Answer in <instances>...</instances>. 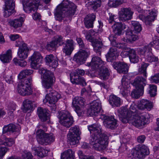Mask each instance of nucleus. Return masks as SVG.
<instances>
[{"instance_id":"obj_42","label":"nucleus","mask_w":159,"mask_h":159,"mask_svg":"<svg viewBox=\"0 0 159 159\" xmlns=\"http://www.w3.org/2000/svg\"><path fill=\"white\" fill-rule=\"evenodd\" d=\"M148 65L149 64L147 63L143 62L141 66L139 69V72L143 75L144 77H142L145 78H145L147 77L146 69Z\"/></svg>"},{"instance_id":"obj_62","label":"nucleus","mask_w":159,"mask_h":159,"mask_svg":"<svg viewBox=\"0 0 159 159\" xmlns=\"http://www.w3.org/2000/svg\"><path fill=\"white\" fill-rule=\"evenodd\" d=\"M151 81L153 82L156 83H159V77L158 76V74L151 76Z\"/></svg>"},{"instance_id":"obj_45","label":"nucleus","mask_w":159,"mask_h":159,"mask_svg":"<svg viewBox=\"0 0 159 159\" xmlns=\"http://www.w3.org/2000/svg\"><path fill=\"white\" fill-rule=\"evenodd\" d=\"M5 3L4 9H10L14 10L15 7V3L14 1L12 0H5Z\"/></svg>"},{"instance_id":"obj_6","label":"nucleus","mask_w":159,"mask_h":159,"mask_svg":"<svg viewBox=\"0 0 159 159\" xmlns=\"http://www.w3.org/2000/svg\"><path fill=\"white\" fill-rule=\"evenodd\" d=\"M146 80L142 76L137 77L134 80L133 83L136 89H134L131 93L132 97L138 98L143 93L144 88L146 85Z\"/></svg>"},{"instance_id":"obj_35","label":"nucleus","mask_w":159,"mask_h":159,"mask_svg":"<svg viewBox=\"0 0 159 159\" xmlns=\"http://www.w3.org/2000/svg\"><path fill=\"white\" fill-rule=\"evenodd\" d=\"M61 159H75V152L70 149L65 151L61 154Z\"/></svg>"},{"instance_id":"obj_31","label":"nucleus","mask_w":159,"mask_h":159,"mask_svg":"<svg viewBox=\"0 0 159 159\" xmlns=\"http://www.w3.org/2000/svg\"><path fill=\"white\" fill-rule=\"evenodd\" d=\"M108 101L110 104L113 107H118L121 105L120 98L114 95L110 96Z\"/></svg>"},{"instance_id":"obj_38","label":"nucleus","mask_w":159,"mask_h":159,"mask_svg":"<svg viewBox=\"0 0 159 159\" xmlns=\"http://www.w3.org/2000/svg\"><path fill=\"white\" fill-rule=\"evenodd\" d=\"M109 75V72L108 68L104 67L101 70L99 73V76L100 79L105 80L108 78Z\"/></svg>"},{"instance_id":"obj_17","label":"nucleus","mask_w":159,"mask_h":159,"mask_svg":"<svg viewBox=\"0 0 159 159\" xmlns=\"http://www.w3.org/2000/svg\"><path fill=\"white\" fill-rule=\"evenodd\" d=\"M133 13L129 7L121 8L118 12L119 19L122 21L129 20L132 18Z\"/></svg>"},{"instance_id":"obj_19","label":"nucleus","mask_w":159,"mask_h":159,"mask_svg":"<svg viewBox=\"0 0 159 159\" xmlns=\"http://www.w3.org/2000/svg\"><path fill=\"white\" fill-rule=\"evenodd\" d=\"M31 65L32 68L37 69L39 67L40 64L42 62L43 57L40 53L38 52H35L30 58Z\"/></svg>"},{"instance_id":"obj_16","label":"nucleus","mask_w":159,"mask_h":159,"mask_svg":"<svg viewBox=\"0 0 159 159\" xmlns=\"http://www.w3.org/2000/svg\"><path fill=\"white\" fill-rule=\"evenodd\" d=\"M102 110L100 101L98 100L93 101L87 111V114L91 116H97Z\"/></svg>"},{"instance_id":"obj_40","label":"nucleus","mask_w":159,"mask_h":159,"mask_svg":"<svg viewBox=\"0 0 159 159\" xmlns=\"http://www.w3.org/2000/svg\"><path fill=\"white\" fill-rule=\"evenodd\" d=\"M17 130L15 125L12 124H10L4 126L3 128V133L5 134L8 132H13L17 131Z\"/></svg>"},{"instance_id":"obj_60","label":"nucleus","mask_w":159,"mask_h":159,"mask_svg":"<svg viewBox=\"0 0 159 159\" xmlns=\"http://www.w3.org/2000/svg\"><path fill=\"white\" fill-rule=\"evenodd\" d=\"M75 111L79 116H81L84 113V111L83 109H81L78 106H75Z\"/></svg>"},{"instance_id":"obj_50","label":"nucleus","mask_w":159,"mask_h":159,"mask_svg":"<svg viewBox=\"0 0 159 159\" xmlns=\"http://www.w3.org/2000/svg\"><path fill=\"white\" fill-rule=\"evenodd\" d=\"M14 143L13 139L11 138H6L4 142V145L8 147L11 146Z\"/></svg>"},{"instance_id":"obj_29","label":"nucleus","mask_w":159,"mask_h":159,"mask_svg":"<svg viewBox=\"0 0 159 159\" xmlns=\"http://www.w3.org/2000/svg\"><path fill=\"white\" fill-rule=\"evenodd\" d=\"M37 113L42 121H45L49 119V114L46 109H43L41 107H38Z\"/></svg>"},{"instance_id":"obj_52","label":"nucleus","mask_w":159,"mask_h":159,"mask_svg":"<svg viewBox=\"0 0 159 159\" xmlns=\"http://www.w3.org/2000/svg\"><path fill=\"white\" fill-rule=\"evenodd\" d=\"M76 40L80 48H81V49H88L87 47L85 45L82 39L81 38H77Z\"/></svg>"},{"instance_id":"obj_49","label":"nucleus","mask_w":159,"mask_h":159,"mask_svg":"<svg viewBox=\"0 0 159 159\" xmlns=\"http://www.w3.org/2000/svg\"><path fill=\"white\" fill-rule=\"evenodd\" d=\"M13 62L16 65H18L22 67H25L26 66L27 63L23 60H19L16 58H14L13 60Z\"/></svg>"},{"instance_id":"obj_46","label":"nucleus","mask_w":159,"mask_h":159,"mask_svg":"<svg viewBox=\"0 0 159 159\" xmlns=\"http://www.w3.org/2000/svg\"><path fill=\"white\" fill-rule=\"evenodd\" d=\"M85 101V99L82 97H76L73 99L72 103L73 104L76 105V106H78V105L83 106L84 105Z\"/></svg>"},{"instance_id":"obj_4","label":"nucleus","mask_w":159,"mask_h":159,"mask_svg":"<svg viewBox=\"0 0 159 159\" xmlns=\"http://www.w3.org/2000/svg\"><path fill=\"white\" fill-rule=\"evenodd\" d=\"M76 6L72 2L64 0L57 6L55 13V18L58 20H61L65 16L73 15L76 11Z\"/></svg>"},{"instance_id":"obj_25","label":"nucleus","mask_w":159,"mask_h":159,"mask_svg":"<svg viewBox=\"0 0 159 159\" xmlns=\"http://www.w3.org/2000/svg\"><path fill=\"white\" fill-rule=\"evenodd\" d=\"M25 16L23 15L14 20H10L8 21V24L15 29L18 28L22 26L25 20Z\"/></svg>"},{"instance_id":"obj_12","label":"nucleus","mask_w":159,"mask_h":159,"mask_svg":"<svg viewBox=\"0 0 159 159\" xmlns=\"http://www.w3.org/2000/svg\"><path fill=\"white\" fill-rule=\"evenodd\" d=\"M151 44L146 46L139 50L140 54L145 56L146 61L149 62H156L158 61V59L157 57L154 56L151 52L152 48Z\"/></svg>"},{"instance_id":"obj_32","label":"nucleus","mask_w":159,"mask_h":159,"mask_svg":"<svg viewBox=\"0 0 159 159\" xmlns=\"http://www.w3.org/2000/svg\"><path fill=\"white\" fill-rule=\"evenodd\" d=\"M101 0H92V1H89L86 4V5L89 8L95 11L100 7Z\"/></svg>"},{"instance_id":"obj_44","label":"nucleus","mask_w":159,"mask_h":159,"mask_svg":"<svg viewBox=\"0 0 159 159\" xmlns=\"http://www.w3.org/2000/svg\"><path fill=\"white\" fill-rule=\"evenodd\" d=\"M33 72V70H32L26 69L22 70L18 76V78L21 79L25 78L26 76L32 74Z\"/></svg>"},{"instance_id":"obj_36","label":"nucleus","mask_w":159,"mask_h":159,"mask_svg":"<svg viewBox=\"0 0 159 159\" xmlns=\"http://www.w3.org/2000/svg\"><path fill=\"white\" fill-rule=\"evenodd\" d=\"M136 107V105L134 104H132L130 106L128 110V108H127L126 106L122 107V108L125 107L127 109L126 110V112L125 111L123 113V114H125V115L128 116H129V114L130 115H134V116H136V113H137ZM128 117H129V116H128Z\"/></svg>"},{"instance_id":"obj_58","label":"nucleus","mask_w":159,"mask_h":159,"mask_svg":"<svg viewBox=\"0 0 159 159\" xmlns=\"http://www.w3.org/2000/svg\"><path fill=\"white\" fill-rule=\"evenodd\" d=\"M83 33L85 35L86 39L89 41L92 42L93 40L91 39V34L90 31L84 30L83 31Z\"/></svg>"},{"instance_id":"obj_37","label":"nucleus","mask_w":159,"mask_h":159,"mask_svg":"<svg viewBox=\"0 0 159 159\" xmlns=\"http://www.w3.org/2000/svg\"><path fill=\"white\" fill-rule=\"evenodd\" d=\"M129 57L130 61L133 63H137L139 60V56L136 54L135 51L133 49L129 50Z\"/></svg>"},{"instance_id":"obj_43","label":"nucleus","mask_w":159,"mask_h":159,"mask_svg":"<svg viewBox=\"0 0 159 159\" xmlns=\"http://www.w3.org/2000/svg\"><path fill=\"white\" fill-rule=\"evenodd\" d=\"M36 154L41 157H43L47 155L48 151L42 147H39L34 150Z\"/></svg>"},{"instance_id":"obj_55","label":"nucleus","mask_w":159,"mask_h":159,"mask_svg":"<svg viewBox=\"0 0 159 159\" xmlns=\"http://www.w3.org/2000/svg\"><path fill=\"white\" fill-rule=\"evenodd\" d=\"M96 16L93 13L89 14L87 15L84 19L87 20L89 21H92L93 22L95 20Z\"/></svg>"},{"instance_id":"obj_18","label":"nucleus","mask_w":159,"mask_h":159,"mask_svg":"<svg viewBox=\"0 0 159 159\" xmlns=\"http://www.w3.org/2000/svg\"><path fill=\"white\" fill-rule=\"evenodd\" d=\"M157 12V11L153 9L149 13V15L146 17L140 14L139 15L138 17L143 21H144L146 25H150L152 22L154 20L156 17Z\"/></svg>"},{"instance_id":"obj_34","label":"nucleus","mask_w":159,"mask_h":159,"mask_svg":"<svg viewBox=\"0 0 159 159\" xmlns=\"http://www.w3.org/2000/svg\"><path fill=\"white\" fill-rule=\"evenodd\" d=\"M11 51L10 49L7 50L6 53L0 55V59L3 63L9 62L12 59Z\"/></svg>"},{"instance_id":"obj_51","label":"nucleus","mask_w":159,"mask_h":159,"mask_svg":"<svg viewBox=\"0 0 159 159\" xmlns=\"http://www.w3.org/2000/svg\"><path fill=\"white\" fill-rule=\"evenodd\" d=\"M38 127L39 129L36 132V137L37 136V133L38 131H40L41 132H42L43 134L45 133V132L47 131V127L44 124L39 125Z\"/></svg>"},{"instance_id":"obj_11","label":"nucleus","mask_w":159,"mask_h":159,"mask_svg":"<svg viewBox=\"0 0 159 159\" xmlns=\"http://www.w3.org/2000/svg\"><path fill=\"white\" fill-rule=\"evenodd\" d=\"M131 25L133 27L134 31L129 30L126 33L127 39L130 42L135 41L137 39V35L134 34L135 33L134 31H136V33H139L142 30L141 25L138 22L133 21L131 22Z\"/></svg>"},{"instance_id":"obj_2","label":"nucleus","mask_w":159,"mask_h":159,"mask_svg":"<svg viewBox=\"0 0 159 159\" xmlns=\"http://www.w3.org/2000/svg\"><path fill=\"white\" fill-rule=\"evenodd\" d=\"M88 129L92 133L89 142L93 148L96 150L102 151L105 149L107 145L108 137L102 133V127L98 124H93L88 126Z\"/></svg>"},{"instance_id":"obj_64","label":"nucleus","mask_w":159,"mask_h":159,"mask_svg":"<svg viewBox=\"0 0 159 159\" xmlns=\"http://www.w3.org/2000/svg\"><path fill=\"white\" fill-rule=\"evenodd\" d=\"M145 138L146 137L144 135H141L138 137L137 141L140 143H142L144 141Z\"/></svg>"},{"instance_id":"obj_3","label":"nucleus","mask_w":159,"mask_h":159,"mask_svg":"<svg viewBox=\"0 0 159 159\" xmlns=\"http://www.w3.org/2000/svg\"><path fill=\"white\" fill-rule=\"evenodd\" d=\"M126 108L125 107L120 108L118 111V115L121 121L126 123L128 122L131 123L133 125L138 128L141 129L144 125L149 123L147 116L148 114L146 112L143 113L140 115L134 116L129 114V117L128 115L123 114L126 112Z\"/></svg>"},{"instance_id":"obj_20","label":"nucleus","mask_w":159,"mask_h":159,"mask_svg":"<svg viewBox=\"0 0 159 159\" xmlns=\"http://www.w3.org/2000/svg\"><path fill=\"white\" fill-rule=\"evenodd\" d=\"M105 62L101 58L97 56L93 57L90 63H87L88 66H90L94 70L98 69L105 64Z\"/></svg>"},{"instance_id":"obj_57","label":"nucleus","mask_w":159,"mask_h":159,"mask_svg":"<svg viewBox=\"0 0 159 159\" xmlns=\"http://www.w3.org/2000/svg\"><path fill=\"white\" fill-rule=\"evenodd\" d=\"M78 154L80 159H93L92 157H91L88 158L81 151H78Z\"/></svg>"},{"instance_id":"obj_24","label":"nucleus","mask_w":159,"mask_h":159,"mask_svg":"<svg viewBox=\"0 0 159 159\" xmlns=\"http://www.w3.org/2000/svg\"><path fill=\"white\" fill-rule=\"evenodd\" d=\"M119 52L116 47L112 46L110 48L106 55L107 61L108 62H112L118 57Z\"/></svg>"},{"instance_id":"obj_26","label":"nucleus","mask_w":159,"mask_h":159,"mask_svg":"<svg viewBox=\"0 0 159 159\" xmlns=\"http://www.w3.org/2000/svg\"><path fill=\"white\" fill-rule=\"evenodd\" d=\"M153 103L150 101L145 99H142L138 102L137 107L140 110L145 109L150 111L152 108Z\"/></svg>"},{"instance_id":"obj_27","label":"nucleus","mask_w":159,"mask_h":159,"mask_svg":"<svg viewBox=\"0 0 159 159\" xmlns=\"http://www.w3.org/2000/svg\"><path fill=\"white\" fill-rule=\"evenodd\" d=\"M113 67L120 73H126L128 70L127 64L121 62H116L113 63Z\"/></svg>"},{"instance_id":"obj_39","label":"nucleus","mask_w":159,"mask_h":159,"mask_svg":"<svg viewBox=\"0 0 159 159\" xmlns=\"http://www.w3.org/2000/svg\"><path fill=\"white\" fill-rule=\"evenodd\" d=\"M23 111L24 112H26L28 110H31L33 108L32 102L30 100L26 99L23 103Z\"/></svg>"},{"instance_id":"obj_21","label":"nucleus","mask_w":159,"mask_h":159,"mask_svg":"<svg viewBox=\"0 0 159 159\" xmlns=\"http://www.w3.org/2000/svg\"><path fill=\"white\" fill-rule=\"evenodd\" d=\"M17 90L18 93L22 96L30 95L32 93L31 87L25 85L22 81H20L19 82Z\"/></svg>"},{"instance_id":"obj_13","label":"nucleus","mask_w":159,"mask_h":159,"mask_svg":"<svg viewBox=\"0 0 159 159\" xmlns=\"http://www.w3.org/2000/svg\"><path fill=\"white\" fill-rule=\"evenodd\" d=\"M22 2L24 10L29 13L37 10L40 5L39 0H23Z\"/></svg>"},{"instance_id":"obj_10","label":"nucleus","mask_w":159,"mask_h":159,"mask_svg":"<svg viewBox=\"0 0 159 159\" xmlns=\"http://www.w3.org/2000/svg\"><path fill=\"white\" fill-rule=\"evenodd\" d=\"M37 136L36 137L37 141L41 145L50 144L55 140V137L52 133H43L38 131Z\"/></svg>"},{"instance_id":"obj_56","label":"nucleus","mask_w":159,"mask_h":159,"mask_svg":"<svg viewBox=\"0 0 159 159\" xmlns=\"http://www.w3.org/2000/svg\"><path fill=\"white\" fill-rule=\"evenodd\" d=\"M14 12V10L10 9H4V16L6 17H7L11 15Z\"/></svg>"},{"instance_id":"obj_15","label":"nucleus","mask_w":159,"mask_h":159,"mask_svg":"<svg viewBox=\"0 0 159 159\" xmlns=\"http://www.w3.org/2000/svg\"><path fill=\"white\" fill-rule=\"evenodd\" d=\"M89 54L88 49H80L79 52L74 56V60L78 64H83L85 62Z\"/></svg>"},{"instance_id":"obj_23","label":"nucleus","mask_w":159,"mask_h":159,"mask_svg":"<svg viewBox=\"0 0 159 159\" xmlns=\"http://www.w3.org/2000/svg\"><path fill=\"white\" fill-rule=\"evenodd\" d=\"M70 79L73 84H80L82 86H85L87 84L84 78L78 75L76 73H71L70 75Z\"/></svg>"},{"instance_id":"obj_41","label":"nucleus","mask_w":159,"mask_h":159,"mask_svg":"<svg viewBox=\"0 0 159 159\" xmlns=\"http://www.w3.org/2000/svg\"><path fill=\"white\" fill-rule=\"evenodd\" d=\"M128 80L125 76H123L121 80V86L120 89L121 92H124L125 94H126L125 90L129 87Z\"/></svg>"},{"instance_id":"obj_30","label":"nucleus","mask_w":159,"mask_h":159,"mask_svg":"<svg viewBox=\"0 0 159 159\" xmlns=\"http://www.w3.org/2000/svg\"><path fill=\"white\" fill-rule=\"evenodd\" d=\"M127 28V26L125 24L122 22H116L114 25L113 31L116 35H120L122 31Z\"/></svg>"},{"instance_id":"obj_61","label":"nucleus","mask_w":159,"mask_h":159,"mask_svg":"<svg viewBox=\"0 0 159 159\" xmlns=\"http://www.w3.org/2000/svg\"><path fill=\"white\" fill-rule=\"evenodd\" d=\"M151 44V48L152 46L154 47L156 49L159 50V39L154 41L152 42H151L149 45Z\"/></svg>"},{"instance_id":"obj_1","label":"nucleus","mask_w":159,"mask_h":159,"mask_svg":"<svg viewBox=\"0 0 159 159\" xmlns=\"http://www.w3.org/2000/svg\"><path fill=\"white\" fill-rule=\"evenodd\" d=\"M39 72L41 75L42 85L46 89V92L47 93L43 102L45 103L48 102L51 105H54L60 98L61 95L52 89L53 84V74L43 68H40Z\"/></svg>"},{"instance_id":"obj_54","label":"nucleus","mask_w":159,"mask_h":159,"mask_svg":"<svg viewBox=\"0 0 159 159\" xmlns=\"http://www.w3.org/2000/svg\"><path fill=\"white\" fill-rule=\"evenodd\" d=\"M22 159H33L31 153L26 151L22 155Z\"/></svg>"},{"instance_id":"obj_53","label":"nucleus","mask_w":159,"mask_h":159,"mask_svg":"<svg viewBox=\"0 0 159 159\" xmlns=\"http://www.w3.org/2000/svg\"><path fill=\"white\" fill-rule=\"evenodd\" d=\"M8 150V148L5 147H0V159H2Z\"/></svg>"},{"instance_id":"obj_59","label":"nucleus","mask_w":159,"mask_h":159,"mask_svg":"<svg viewBox=\"0 0 159 159\" xmlns=\"http://www.w3.org/2000/svg\"><path fill=\"white\" fill-rule=\"evenodd\" d=\"M84 23L86 27L87 28H92L93 26V22L84 19Z\"/></svg>"},{"instance_id":"obj_28","label":"nucleus","mask_w":159,"mask_h":159,"mask_svg":"<svg viewBox=\"0 0 159 159\" xmlns=\"http://www.w3.org/2000/svg\"><path fill=\"white\" fill-rule=\"evenodd\" d=\"M45 61L48 65L53 68H56L58 65V59L52 54L47 55L45 57Z\"/></svg>"},{"instance_id":"obj_7","label":"nucleus","mask_w":159,"mask_h":159,"mask_svg":"<svg viewBox=\"0 0 159 159\" xmlns=\"http://www.w3.org/2000/svg\"><path fill=\"white\" fill-rule=\"evenodd\" d=\"M58 114L57 116L59 119V123L63 126L69 128L73 124V118L69 111H62Z\"/></svg>"},{"instance_id":"obj_14","label":"nucleus","mask_w":159,"mask_h":159,"mask_svg":"<svg viewBox=\"0 0 159 159\" xmlns=\"http://www.w3.org/2000/svg\"><path fill=\"white\" fill-rule=\"evenodd\" d=\"M16 46L19 47L17 54L19 58L25 59L27 58L29 49L27 44L21 39H19L16 42Z\"/></svg>"},{"instance_id":"obj_33","label":"nucleus","mask_w":159,"mask_h":159,"mask_svg":"<svg viewBox=\"0 0 159 159\" xmlns=\"http://www.w3.org/2000/svg\"><path fill=\"white\" fill-rule=\"evenodd\" d=\"M92 45L93 47L94 51L99 55L101 54V48L102 46V43L100 40L97 39L93 40L92 41Z\"/></svg>"},{"instance_id":"obj_9","label":"nucleus","mask_w":159,"mask_h":159,"mask_svg":"<svg viewBox=\"0 0 159 159\" xmlns=\"http://www.w3.org/2000/svg\"><path fill=\"white\" fill-rule=\"evenodd\" d=\"M81 133L79 128L77 126H75L70 129L67 137L71 145H74L78 143L80 139Z\"/></svg>"},{"instance_id":"obj_22","label":"nucleus","mask_w":159,"mask_h":159,"mask_svg":"<svg viewBox=\"0 0 159 159\" xmlns=\"http://www.w3.org/2000/svg\"><path fill=\"white\" fill-rule=\"evenodd\" d=\"M104 120V125L108 128L114 129L116 128L118 125L117 120L112 116H105Z\"/></svg>"},{"instance_id":"obj_48","label":"nucleus","mask_w":159,"mask_h":159,"mask_svg":"<svg viewBox=\"0 0 159 159\" xmlns=\"http://www.w3.org/2000/svg\"><path fill=\"white\" fill-rule=\"evenodd\" d=\"M122 3V0H110L108 2L109 6L116 7Z\"/></svg>"},{"instance_id":"obj_8","label":"nucleus","mask_w":159,"mask_h":159,"mask_svg":"<svg viewBox=\"0 0 159 159\" xmlns=\"http://www.w3.org/2000/svg\"><path fill=\"white\" fill-rule=\"evenodd\" d=\"M149 152L148 147L144 145H139L131 151V155L136 159H141L149 154Z\"/></svg>"},{"instance_id":"obj_5","label":"nucleus","mask_w":159,"mask_h":159,"mask_svg":"<svg viewBox=\"0 0 159 159\" xmlns=\"http://www.w3.org/2000/svg\"><path fill=\"white\" fill-rule=\"evenodd\" d=\"M59 46H63V52L66 55H70L73 50V41L72 40L68 39L66 41V43H64L62 40L61 36H57L55 40L52 41L48 43L46 48L48 50L51 48H56Z\"/></svg>"},{"instance_id":"obj_47","label":"nucleus","mask_w":159,"mask_h":159,"mask_svg":"<svg viewBox=\"0 0 159 159\" xmlns=\"http://www.w3.org/2000/svg\"><path fill=\"white\" fill-rule=\"evenodd\" d=\"M157 86L154 85H149V90L148 93L151 97H154L156 95Z\"/></svg>"},{"instance_id":"obj_63","label":"nucleus","mask_w":159,"mask_h":159,"mask_svg":"<svg viewBox=\"0 0 159 159\" xmlns=\"http://www.w3.org/2000/svg\"><path fill=\"white\" fill-rule=\"evenodd\" d=\"M95 83L99 85L101 87H102L106 89H107L109 88L108 85L106 84L104 82H101L96 81H95Z\"/></svg>"}]
</instances>
